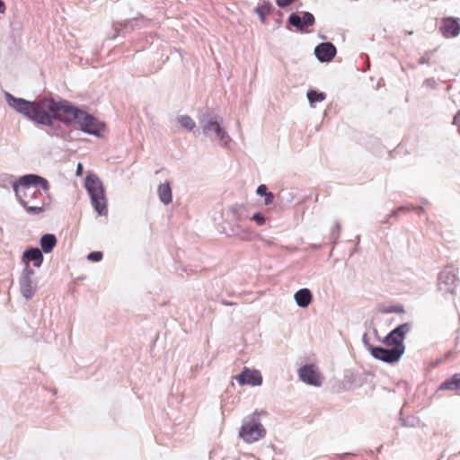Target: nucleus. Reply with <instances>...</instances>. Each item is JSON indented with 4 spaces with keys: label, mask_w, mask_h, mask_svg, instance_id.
<instances>
[{
    "label": "nucleus",
    "mask_w": 460,
    "mask_h": 460,
    "mask_svg": "<svg viewBox=\"0 0 460 460\" xmlns=\"http://www.w3.org/2000/svg\"><path fill=\"white\" fill-rule=\"evenodd\" d=\"M4 95L10 108L35 124L52 127L54 120L66 124L75 121L80 130L94 136H99L103 127L93 115L73 106L66 100L43 98L31 102L15 97L9 92H4Z\"/></svg>",
    "instance_id": "f257e3e1"
},
{
    "label": "nucleus",
    "mask_w": 460,
    "mask_h": 460,
    "mask_svg": "<svg viewBox=\"0 0 460 460\" xmlns=\"http://www.w3.org/2000/svg\"><path fill=\"white\" fill-rule=\"evenodd\" d=\"M199 122L205 137L217 142L223 147L229 145L232 139L223 127V119L219 115L214 112L203 113Z\"/></svg>",
    "instance_id": "f03ea898"
},
{
    "label": "nucleus",
    "mask_w": 460,
    "mask_h": 460,
    "mask_svg": "<svg viewBox=\"0 0 460 460\" xmlns=\"http://www.w3.org/2000/svg\"><path fill=\"white\" fill-rule=\"evenodd\" d=\"M85 189L95 211L100 216H106L108 213L107 202L104 189L99 178L95 175H88L85 179Z\"/></svg>",
    "instance_id": "7ed1b4c3"
},
{
    "label": "nucleus",
    "mask_w": 460,
    "mask_h": 460,
    "mask_svg": "<svg viewBox=\"0 0 460 460\" xmlns=\"http://www.w3.org/2000/svg\"><path fill=\"white\" fill-rule=\"evenodd\" d=\"M266 429L260 421V414L254 411L245 417L239 431L240 438L246 443H253L264 438Z\"/></svg>",
    "instance_id": "20e7f679"
},
{
    "label": "nucleus",
    "mask_w": 460,
    "mask_h": 460,
    "mask_svg": "<svg viewBox=\"0 0 460 460\" xmlns=\"http://www.w3.org/2000/svg\"><path fill=\"white\" fill-rule=\"evenodd\" d=\"M20 204L30 215H39L44 211L47 205L46 198L38 189L20 190V196H16Z\"/></svg>",
    "instance_id": "39448f33"
},
{
    "label": "nucleus",
    "mask_w": 460,
    "mask_h": 460,
    "mask_svg": "<svg viewBox=\"0 0 460 460\" xmlns=\"http://www.w3.org/2000/svg\"><path fill=\"white\" fill-rule=\"evenodd\" d=\"M37 187H40L45 193H48L50 189L49 183L45 178L32 173L22 175L13 183L15 196H20V190L37 189Z\"/></svg>",
    "instance_id": "423d86ee"
},
{
    "label": "nucleus",
    "mask_w": 460,
    "mask_h": 460,
    "mask_svg": "<svg viewBox=\"0 0 460 460\" xmlns=\"http://www.w3.org/2000/svg\"><path fill=\"white\" fill-rule=\"evenodd\" d=\"M411 330V324L410 323H404L400 324L394 330H392L382 341V342L387 347H392L394 349L401 350L403 355L405 351L404 340L406 334Z\"/></svg>",
    "instance_id": "0eeeda50"
},
{
    "label": "nucleus",
    "mask_w": 460,
    "mask_h": 460,
    "mask_svg": "<svg viewBox=\"0 0 460 460\" xmlns=\"http://www.w3.org/2000/svg\"><path fill=\"white\" fill-rule=\"evenodd\" d=\"M34 276L35 272L31 267H24L19 277L20 292L27 301L34 296L37 290Z\"/></svg>",
    "instance_id": "6e6552de"
},
{
    "label": "nucleus",
    "mask_w": 460,
    "mask_h": 460,
    "mask_svg": "<svg viewBox=\"0 0 460 460\" xmlns=\"http://www.w3.org/2000/svg\"><path fill=\"white\" fill-rule=\"evenodd\" d=\"M368 350L376 359L385 363L397 362L402 356L401 350L399 351V349H394L393 348L369 346Z\"/></svg>",
    "instance_id": "1a4fd4ad"
},
{
    "label": "nucleus",
    "mask_w": 460,
    "mask_h": 460,
    "mask_svg": "<svg viewBox=\"0 0 460 460\" xmlns=\"http://www.w3.org/2000/svg\"><path fill=\"white\" fill-rule=\"evenodd\" d=\"M288 23L299 31H304L306 28L313 26L315 18L309 12L292 13L288 19Z\"/></svg>",
    "instance_id": "9d476101"
},
{
    "label": "nucleus",
    "mask_w": 460,
    "mask_h": 460,
    "mask_svg": "<svg viewBox=\"0 0 460 460\" xmlns=\"http://www.w3.org/2000/svg\"><path fill=\"white\" fill-rule=\"evenodd\" d=\"M240 385L258 386L262 384V376L259 370L244 367L243 370L235 377Z\"/></svg>",
    "instance_id": "9b49d317"
},
{
    "label": "nucleus",
    "mask_w": 460,
    "mask_h": 460,
    "mask_svg": "<svg viewBox=\"0 0 460 460\" xmlns=\"http://www.w3.org/2000/svg\"><path fill=\"white\" fill-rule=\"evenodd\" d=\"M299 379L310 385L320 386L322 385L319 373L313 365H305L298 369Z\"/></svg>",
    "instance_id": "f8f14e48"
},
{
    "label": "nucleus",
    "mask_w": 460,
    "mask_h": 460,
    "mask_svg": "<svg viewBox=\"0 0 460 460\" xmlns=\"http://www.w3.org/2000/svg\"><path fill=\"white\" fill-rule=\"evenodd\" d=\"M314 54L320 62H330L336 55V48L331 42H323L315 47Z\"/></svg>",
    "instance_id": "ddd939ff"
},
{
    "label": "nucleus",
    "mask_w": 460,
    "mask_h": 460,
    "mask_svg": "<svg viewBox=\"0 0 460 460\" xmlns=\"http://www.w3.org/2000/svg\"><path fill=\"white\" fill-rule=\"evenodd\" d=\"M440 31L445 38H455L460 33V23L458 19L447 17L443 19Z\"/></svg>",
    "instance_id": "4468645a"
},
{
    "label": "nucleus",
    "mask_w": 460,
    "mask_h": 460,
    "mask_svg": "<svg viewBox=\"0 0 460 460\" xmlns=\"http://www.w3.org/2000/svg\"><path fill=\"white\" fill-rule=\"evenodd\" d=\"M22 261L25 267H30V262H33L34 267L40 268L43 262L42 252L38 247L29 248L24 251Z\"/></svg>",
    "instance_id": "2eb2a0df"
},
{
    "label": "nucleus",
    "mask_w": 460,
    "mask_h": 460,
    "mask_svg": "<svg viewBox=\"0 0 460 460\" xmlns=\"http://www.w3.org/2000/svg\"><path fill=\"white\" fill-rule=\"evenodd\" d=\"M438 281L440 289H443L442 285H444V290L446 292L453 293L456 276L453 273L451 268H446L439 273Z\"/></svg>",
    "instance_id": "dca6fc26"
},
{
    "label": "nucleus",
    "mask_w": 460,
    "mask_h": 460,
    "mask_svg": "<svg viewBox=\"0 0 460 460\" xmlns=\"http://www.w3.org/2000/svg\"><path fill=\"white\" fill-rule=\"evenodd\" d=\"M312 293L306 288L297 290L294 295L296 305L302 308L307 307L312 302Z\"/></svg>",
    "instance_id": "f3484780"
},
{
    "label": "nucleus",
    "mask_w": 460,
    "mask_h": 460,
    "mask_svg": "<svg viewBox=\"0 0 460 460\" xmlns=\"http://www.w3.org/2000/svg\"><path fill=\"white\" fill-rule=\"evenodd\" d=\"M438 391L448 390L456 391L460 390V373L454 374L444 382H442L438 388Z\"/></svg>",
    "instance_id": "a211bd4d"
},
{
    "label": "nucleus",
    "mask_w": 460,
    "mask_h": 460,
    "mask_svg": "<svg viewBox=\"0 0 460 460\" xmlns=\"http://www.w3.org/2000/svg\"><path fill=\"white\" fill-rule=\"evenodd\" d=\"M157 194H158L160 201L163 204H164V205L170 204L172 199V189H171L170 183L168 181H166L164 183H161L157 188Z\"/></svg>",
    "instance_id": "6ab92c4d"
},
{
    "label": "nucleus",
    "mask_w": 460,
    "mask_h": 460,
    "mask_svg": "<svg viewBox=\"0 0 460 460\" xmlns=\"http://www.w3.org/2000/svg\"><path fill=\"white\" fill-rule=\"evenodd\" d=\"M231 235L238 236L243 240H249L252 235V232L249 227L243 226L240 220L237 219L235 225L231 229Z\"/></svg>",
    "instance_id": "aec40b11"
},
{
    "label": "nucleus",
    "mask_w": 460,
    "mask_h": 460,
    "mask_svg": "<svg viewBox=\"0 0 460 460\" xmlns=\"http://www.w3.org/2000/svg\"><path fill=\"white\" fill-rule=\"evenodd\" d=\"M40 243L41 247L40 251L45 253H49L57 244V238L53 234H45L41 236Z\"/></svg>",
    "instance_id": "412c9836"
},
{
    "label": "nucleus",
    "mask_w": 460,
    "mask_h": 460,
    "mask_svg": "<svg viewBox=\"0 0 460 460\" xmlns=\"http://www.w3.org/2000/svg\"><path fill=\"white\" fill-rule=\"evenodd\" d=\"M306 97L312 108H314L316 102H323L326 99V94L323 92H318L314 89H310L306 93Z\"/></svg>",
    "instance_id": "4be33fe9"
},
{
    "label": "nucleus",
    "mask_w": 460,
    "mask_h": 460,
    "mask_svg": "<svg viewBox=\"0 0 460 460\" xmlns=\"http://www.w3.org/2000/svg\"><path fill=\"white\" fill-rule=\"evenodd\" d=\"M272 9L273 6L270 1H263L261 5L255 7L254 12L260 16L261 22L264 23L266 15H268Z\"/></svg>",
    "instance_id": "5701e85b"
},
{
    "label": "nucleus",
    "mask_w": 460,
    "mask_h": 460,
    "mask_svg": "<svg viewBox=\"0 0 460 460\" xmlns=\"http://www.w3.org/2000/svg\"><path fill=\"white\" fill-rule=\"evenodd\" d=\"M256 193L261 197H264V204L266 206L270 205L274 201V194L272 192L267 191V186L264 184H261L258 186L256 190Z\"/></svg>",
    "instance_id": "b1692460"
},
{
    "label": "nucleus",
    "mask_w": 460,
    "mask_h": 460,
    "mask_svg": "<svg viewBox=\"0 0 460 460\" xmlns=\"http://www.w3.org/2000/svg\"><path fill=\"white\" fill-rule=\"evenodd\" d=\"M177 120L182 128L189 131L193 130L196 127L195 121L188 115L179 116Z\"/></svg>",
    "instance_id": "393cba45"
},
{
    "label": "nucleus",
    "mask_w": 460,
    "mask_h": 460,
    "mask_svg": "<svg viewBox=\"0 0 460 460\" xmlns=\"http://www.w3.org/2000/svg\"><path fill=\"white\" fill-rule=\"evenodd\" d=\"M259 226L265 225L266 218L261 212H255L251 217Z\"/></svg>",
    "instance_id": "a878e982"
},
{
    "label": "nucleus",
    "mask_w": 460,
    "mask_h": 460,
    "mask_svg": "<svg viewBox=\"0 0 460 460\" xmlns=\"http://www.w3.org/2000/svg\"><path fill=\"white\" fill-rule=\"evenodd\" d=\"M13 181H13L12 175H7V174L0 175V186H2L4 188H7L9 184L13 185Z\"/></svg>",
    "instance_id": "bb28decb"
},
{
    "label": "nucleus",
    "mask_w": 460,
    "mask_h": 460,
    "mask_svg": "<svg viewBox=\"0 0 460 460\" xmlns=\"http://www.w3.org/2000/svg\"><path fill=\"white\" fill-rule=\"evenodd\" d=\"M411 209H414L412 206H401L394 209L390 215H388L389 217H397L400 212H406L410 211Z\"/></svg>",
    "instance_id": "cd10ccee"
},
{
    "label": "nucleus",
    "mask_w": 460,
    "mask_h": 460,
    "mask_svg": "<svg viewBox=\"0 0 460 460\" xmlns=\"http://www.w3.org/2000/svg\"><path fill=\"white\" fill-rule=\"evenodd\" d=\"M102 252H92L87 255V260L90 261L98 262L102 261Z\"/></svg>",
    "instance_id": "c85d7f7f"
},
{
    "label": "nucleus",
    "mask_w": 460,
    "mask_h": 460,
    "mask_svg": "<svg viewBox=\"0 0 460 460\" xmlns=\"http://www.w3.org/2000/svg\"><path fill=\"white\" fill-rule=\"evenodd\" d=\"M423 86L426 87V88H430V89H434L436 88L437 86V82L434 78L430 77V78H427L424 82H423Z\"/></svg>",
    "instance_id": "c756f323"
},
{
    "label": "nucleus",
    "mask_w": 460,
    "mask_h": 460,
    "mask_svg": "<svg viewBox=\"0 0 460 460\" xmlns=\"http://www.w3.org/2000/svg\"><path fill=\"white\" fill-rule=\"evenodd\" d=\"M296 0H276V4L280 8H285L294 3Z\"/></svg>",
    "instance_id": "7c9ffc66"
},
{
    "label": "nucleus",
    "mask_w": 460,
    "mask_h": 460,
    "mask_svg": "<svg viewBox=\"0 0 460 460\" xmlns=\"http://www.w3.org/2000/svg\"><path fill=\"white\" fill-rule=\"evenodd\" d=\"M384 312L385 313H402L403 308H402V306H392L388 309H385Z\"/></svg>",
    "instance_id": "2f4dec72"
},
{
    "label": "nucleus",
    "mask_w": 460,
    "mask_h": 460,
    "mask_svg": "<svg viewBox=\"0 0 460 460\" xmlns=\"http://www.w3.org/2000/svg\"><path fill=\"white\" fill-rule=\"evenodd\" d=\"M334 227L336 228V232L332 233V238L334 240H337L340 236L341 224L338 221H336L334 224Z\"/></svg>",
    "instance_id": "473e14b6"
},
{
    "label": "nucleus",
    "mask_w": 460,
    "mask_h": 460,
    "mask_svg": "<svg viewBox=\"0 0 460 460\" xmlns=\"http://www.w3.org/2000/svg\"><path fill=\"white\" fill-rule=\"evenodd\" d=\"M430 60V55L429 53H425L423 56L420 58L419 63L420 65L428 64Z\"/></svg>",
    "instance_id": "72a5a7b5"
},
{
    "label": "nucleus",
    "mask_w": 460,
    "mask_h": 460,
    "mask_svg": "<svg viewBox=\"0 0 460 460\" xmlns=\"http://www.w3.org/2000/svg\"><path fill=\"white\" fill-rule=\"evenodd\" d=\"M416 421H418V420L416 419H414V418H408V419L403 420V425L404 426L414 427Z\"/></svg>",
    "instance_id": "f704fd0d"
},
{
    "label": "nucleus",
    "mask_w": 460,
    "mask_h": 460,
    "mask_svg": "<svg viewBox=\"0 0 460 460\" xmlns=\"http://www.w3.org/2000/svg\"><path fill=\"white\" fill-rule=\"evenodd\" d=\"M453 124L459 128V133H460V111L455 115L454 119H453Z\"/></svg>",
    "instance_id": "c9c22d12"
},
{
    "label": "nucleus",
    "mask_w": 460,
    "mask_h": 460,
    "mask_svg": "<svg viewBox=\"0 0 460 460\" xmlns=\"http://www.w3.org/2000/svg\"><path fill=\"white\" fill-rule=\"evenodd\" d=\"M6 10L5 4L3 0H0V13H4Z\"/></svg>",
    "instance_id": "e433bc0d"
},
{
    "label": "nucleus",
    "mask_w": 460,
    "mask_h": 460,
    "mask_svg": "<svg viewBox=\"0 0 460 460\" xmlns=\"http://www.w3.org/2000/svg\"><path fill=\"white\" fill-rule=\"evenodd\" d=\"M239 208H240V206H239V205L232 206V207H230V208H229V209H230L234 214L237 213V212H238V210H239Z\"/></svg>",
    "instance_id": "4c0bfd02"
},
{
    "label": "nucleus",
    "mask_w": 460,
    "mask_h": 460,
    "mask_svg": "<svg viewBox=\"0 0 460 460\" xmlns=\"http://www.w3.org/2000/svg\"><path fill=\"white\" fill-rule=\"evenodd\" d=\"M82 170H83V166H82V164H77V168H76V174H77V175H80V174H81V172H82Z\"/></svg>",
    "instance_id": "58836bf2"
},
{
    "label": "nucleus",
    "mask_w": 460,
    "mask_h": 460,
    "mask_svg": "<svg viewBox=\"0 0 460 460\" xmlns=\"http://www.w3.org/2000/svg\"><path fill=\"white\" fill-rule=\"evenodd\" d=\"M417 211H418L419 214H420L423 211V209L421 208H418Z\"/></svg>",
    "instance_id": "ea45409f"
}]
</instances>
